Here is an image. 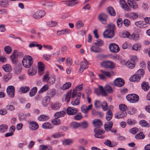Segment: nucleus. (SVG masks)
Returning <instances> with one entry per match:
<instances>
[{"instance_id":"29","label":"nucleus","mask_w":150,"mask_h":150,"mask_svg":"<svg viewBox=\"0 0 150 150\" xmlns=\"http://www.w3.org/2000/svg\"><path fill=\"white\" fill-rule=\"evenodd\" d=\"M108 13L111 16H115V12L112 7H109L107 8Z\"/></svg>"},{"instance_id":"31","label":"nucleus","mask_w":150,"mask_h":150,"mask_svg":"<svg viewBox=\"0 0 150 150\" xmlns=\"http://www.w3.org/2000/svg\"><path fill=\"white\" fill-rule=\"evenodd\" d=\"M35 46L38 47L40 50H41L42 47V46L41 45L38 44L36 42H33L29 44V47H34Z\"/></svg>"},{"instance_id":"54","label":"nucleus","mask_w":150,"mask_h":150,"mask_svg":"<svg viewBox=\"0 0 150 150\" xmlns=\"http://www.w3.org/2000/svg\"><path fill=\"white\" fill-rule=\"evenodd\" d=\"M144 74V71L143 69H139L136 73V74L138 76H140L141 77H142Z\"/></svg>"},{"instance_id":"18","label":"nucleus","mask_w":150,"mask_h":150,"mask_svg":"<svg viewBox=\"0 0 150 150\" xmlns=\"http://www.w3.org/2000/svg\"><path fill=\"white\" fill-rule=\"evenodd\" d=\"M113 125L112 121L107 122L104 125V127L105 130L107 132H109L111 130Z\"/></svg>"},{"instance_id":"15","label":"nucleus","mask_w":150,"mask_h":150,"mask_svg":"<svg viewBox=\"0 0 150 150\" xmlns=\"http://www.w3.org/2000/svg\"><path fill=\"white\" fill-rule=\"evenodd\" d=\"M85 61L82 62L80 64V71L81 72H83L84 70L87 69L88 67V65L89 64L88 62L85 59Z\"/></svg>"},{"instance_id":"33","label":"nucleus","mask_w":150,"mask_h":150,"mask_svg":"<svg viewBox=\"0 0 150 150\" xmlns=\"http://www.w3.org/2000/svg\"><path fill=\"white\" fill-rule=\"evenodd\" d=\"M142 89L145 91H147L149 89V86L148 82H143L141 85Z\"/></svg>"},{"instance_id":"7","label":"nucleus","mask_w":150,"mask_h":150,"mask_svg":"<svg viewBox=\"0 0 150 150\" xmlns=\"http://www.w3.org/2000/svg\"><path fill=\"white\" fill-rule=\"evenodd\" d=\"M98 20L103 24H105L107 23V21L108 18V15L104 13L99 14L98 17Z\"/></svg>"},{"instance_id":"34","label":"nucleus","mask_w":150,"mask_h":150,"mask_svg":"<svg viewBox=\"0 0 150 150\" xmlns=\"http://www.w3.org/2000/svg\"><path fill=\"white\" fill-rule=\"evenodd\" d=\"M62 142L64 145H68L72 144L73 141L70 139H65L62 140Z\"/></svg>"},{"instance_id":"36","label":"nucleus","mask_w":150,"mask_h":150,"mask_svg":"<svg viewBox=\"0 0 150 150\" xmlns=\"http://www.w3.org/2000/svg\"><path fill=\"white\" fill-rule=\"evenodd\" d=\"M8 129V126L6 125L2 124L0 125V132L4 133L6 132Z\"/></svg>"},{"instance_id":"20","label":"nucleus","mask_w":150,"mask_h":150,"mask_svg":"<svg viewBox=\"0 0 150 150\" xmlns=\"http://www.w3.org/2000/svg\"><path fill=\"white\" fill-rule=\"evenodd\" d=\"M30 129L33 130H35L38 128V124L35 122L32 121L30 123Z\"/></svg>"},{"instance_id":"38","label":"nucleus","mask_w":150,"mask_h":150,"mask_svg":"<svg viewBox=\"0 0 150 150\" xmlns=\"http://www.w3.org/2000/svg\"><path fill=\"white\" fill-rule=\"evenodd\" d=\"M70 126L72 129H77L79 127V123L76 122H72L71 123Z\"/></svg>"},{"instance_id":"26","label":"nucleus","mask_w":150,"mask_h":150,"mask_svg":"<svg viewBox=\"0 0 150 150\" xmlns=\"http://www.w3.org/2000/svg\"><path fill=\"white\" fill-rule=\"evenodd\" d=\"M88 126V122L85 121H83L79 123V127L83 129H86Z\"/></svg>"},{"instance_id":"55","label":"nucleus","mask_w":150,"mask_h":150,"mask_svg":"<svg viewBox=\"0 0 150 150\" xmlns=\"http://www.w3.org/2000/svg\"><path fill=\"white\" fill-rule=\"evenodd\" d=\"M145 136L144 134L142 132L137 134L135 136V138L138 139H142Z\"/></svg>"},{"instance_id":"3","label":"nucleus","mask_w":150,"mask_h":150,"mask_svg":"<svg viewBox=\"0 0 150 150\" xmlns=\"http://www.w3.org/2000/svg\"><path fill=\"white\" fill-rule=\"evenodd\" d=\"M100 90L101 91L102 95L103 96H107V93L106 91L109 93H112L113 90L111 86L108 85H106L104 89L103 87L101 86H99Z\"/></svg>"},{"instance_id":"44","label":"nucleus","mask_w":150,"mask_h":150,"mask_svg":"<svg viewBox=\"0 0 150 150\" xmlns=\"http://www.w3.org/2000/svg\"><path fill=\"white\" fill-rule=\"evenodd\" d=\"M71 86V83L70 82H67L63 85L61 88L62 90H66L69 88Z\"/></svg>"},{"instance_id":"35","label":"nucleus","mask_w":150,"mask_h":150,"mask_svg":"<svg viewBox=\"0 0 150 150\" xmlns=\"http://www.w3.org/2000/svg\"><path fill=\"white\" fill-rule=\"evenodd\" d=\"M3 70L6 72L11 71V66L9 64L4 65L2 67Z\"/></svg>"},{"instance_id":"37","label":"nucleus","mask_w":150,"mask_h":150,"mask_svg":"<svg viewBox=\"0 0 150 150\" xmlns=\"http://www.w3.org/2000/svg\"><path fill=\"white\" fill-rule=\"evenodd\" d=\"M49 119V117L45 115H40L38 118V120L40 121H44L47 120Z\"/></svg>"},{"instance_id":"39","label":"nucleus","mask_w":150,"mask_h":150,"mask_svg":"<svg viewBox=\"0 0 150 150\" xmlns=\"http://www.w3.org/2000/svg\"><path fill=\"white\" fill-rule=\"evenodd\" d=\"M91 51L95 53L99 52H100L101 49L98 47L95 46H92L90 49Z\"/></svg>"},{"instance_id":"28","label":"nucleus","mask_w":150,"mask_h":150,"mask_svg":"<svg viewBox=\"0 0 150 150\" xmlns=\"http://www.w3.org/2000/svg\"><path fill=\"white\" fill-rule=\"evenodd\" d=\"M126 66L130 69H132L135 66V63L132 62L130 60L128 61L126 63Z\"/></svg>"},{"instance_id":"9","label":"nucleus","mask_w":150,"mask_h":150,"mask_svg":"<svg viewBox=\"0 0 150 150\" xmlns=\"http://www.w3.org/2000/svg\"><path fill=\"white\" fill-rule=\"evenodd\" d=\"M6 92L9 97L11 98L14 97L15 95V88L14 86H8L7 88Z\"/></svg>"},{"instance_id":"2","label":"nucleus","mask_w":150,"mask_h":150,"mask_svg":"<svg viewBox=\"0 0 150 150\" xmlns=\"http://www.w3.org/2000/svg\"><path fill=\"white\" fill-rule=\"evenodd\" d=\"M22 54L21 52H18L16 50H14L13 54L10 56L12 63L13 64H16L18 62L19 56L21 55Z\"/></svg>"},{"instance_id":"1","label":"nucleus","mask_w":150,"mask_h":150,"mask_svg":"<svg viewBox=\"0 0 150 150\" xmlns=\"http://www.w3.org/2000/svg\"><path fill=\"white\" fill-rule=\"evenodd\" d=\"M33 61L32 57L30 56H25L22 61V64L26 68H28L31 66Z\"/></svg>"},{"instance_id":"52","label":"nucleus","mask_w":150,"mask_h":150,"mask_svg":"<svg viewBox=\"0 0 150 150\" xmlns=\"http://www.w3.org/2000/svg\"><path fill=\"white\" fill-rule=\"evenodd\" d=\"M141 45L139 44H136L134 45L132 47V49L133 50L139 51L140 50Z\"/></svg>"},{"instance_id":"24","label":"nucleus","mask_w":150,"mask_h":150,"mask_svg":"<svg viewBox=\"0 0 150 150\" xmlns=\"http://www.w3.org/2000/svg\"><path fill=\"white\" fill-rule=\"evenodd\" d=\"M70 31V30L67 29L62 30H61L57 31V35H62L67 34L69 33Z\"/></svg>"},{"instance_id":"56","label":"nucleus","mask_w":150,"mask_h":150,"mask_svg":"<svg viewBox=\"0 0 150 150\" xmlns=\"http://www.w3.org/2000/svg\"><path fill=\"white\" fill-rule=\"evenodd\" d=\"M119 108L120 110L122 112H126L127 107L125 105L120 104L119 105Z\"/></svg>"},{"instance_id":"58","label":"nucleus","mask_w":150,"mask_h":150,"mask_svg":"<svg viewBox=\"0 0 150 150\" xmlns=\"http://www.w3.org/2000/svg\"><path fill=\"white\" fill-rule=\"evenodd\" d=\"M47 24L49 27H53L55 26L56 23L55 21H49L47 22Z\"/></svg>"},{"instance_id":"41","label":"nucleus","mask_w":150,"mask_h":150,"mask_svg":"<svg viewBox=\"0 0 150 150\" xmlns=\"http://www.w3.org/2000/svg\"><path fill=\"white\" fill-rule=\"evenodd\" d=\"M71 92V90H70L69 91V92H67L65 98V101H66L67 103L69 102L70 101V98L71 97V94L72 93Z\"/></svg>"},{"instance_id":"13","label":"nucleus","mask_w":150,"mask_h":150,"mask_svg":"<svg viewBox=\"0 0 150 150\" xmlns=\"http://www.w3.org/2000/svg\"><path fill=\"white\" fill-rule=\"evenodd\" d=\"M109 48L110 50L113 52H117L120 50L118 45L114 43L110 44L109 45Z\"/></svg>"},{"instance_id":"25","label":"nucleus","mask_w":150,"mask_h":150,"mask_svg":"<svg viewBox=\"0 0 150 150\" xmlns=\"http://www.w3.org/2000/svg\"><path fill=\"white\" fill-rule=\"evenodd\" d=\"M140 78V76H138L136 74L135 75H133V76H131L129 80L131 81L137 82L139 81Z\"/></svg>"},{"instance_id":"61","label":"nucleus","mask_w":150,"mask_h":150,"mask_svg":"<svg viewBox=\"0 0 150 150\" xmlns=\"http://www.w3.org/2000/svg\"><path fill=\"white\" fill-rule=\"evenodd\" d=\"M82 118L81 113V112H79L74 116V118L75 120H81Z\"/></svg>"},{"instance_id":"11","label":"nucleus","mask_w":150,"mask_h":150,"mask_svg":"<svg viewBox=\"0 0 150 150\" xmlns=\"http://www.w3.org/2000/svg\"><path fill=\"white\" fill-rule=\"evenodd\" d=\"M106 30L103 33V36L105 38H111L115 33L114 31Z\"/></svg>"},{"instance_id":"23","label":"nucleus","mask_w":150,"mask_h":150,"mask_svg":"<svg viewBox=\"0 0 150 150\" xmlns=\"http://www.w3.org/2000/svg\"><path fill=\"white\" fill-rule=\"evenodd\" d=\"M50 98L49 96L44 97L42 99V103L44 107L47 106L50 101Z\"/></svg>"},{"instance_id":"49","label":"nucleus","mask_w":150,"mask_h":150,"mask_svg":"<svg viewBox=\"0 0 150 150\" xmlns=\"http://www.w3.org/2000/svg\"><path fill=\"white\" fill-rule=\"evenodd\" d=\"M11 77L12 74L11 73H8L5 74L4 76V80L5 82H7L11 78Z\"/></svg>"},{"instance_id":"42","label":"nucleus","mask_w":150,"mask_h":150,"mask_svg":"<svg viewBox=\"0 0 150 150\" xmlns=\"http://www.w3.org/2000/svg\"><path fill=\"white\" fill-rule=\"evenodd\" d=\"M22 66L21 65L16 66L15 68L14 72L17 74H20L21 71Z\"/></svg>"},{"instance_id":"32","label":"nucleus","mask_w":150,"mask_h":150,"mask_svg":"<svg viewBox=\"0 0 150 150\" xmlns=\"http://www.w3.org/2000/svg\"><path fill=\"white\" fill-rule=\"evenodd\" d=\"M84 24L81 21L79 20L76 23L75 27L77 29H79L82 27H83Z\"/></svg>"},{"instance_id":"40","label":"nucleus","mask_w":150,"mask_h":150,"mask_svg":"<svg viewBox=\"0 0 150 150\" xmlns=\"http://www.w3.org/2000/svg\"><path fill=\"white\" fill-rule=\"evenodd\" d=\"M112 114L111 111L108 110L107 112L106 115V118L108 121L110 120L112 118Z\"/></svg>"},{"instance_id":"53","label":"nucleus","mask_w":150,"mask_h":150,"mask_svg":"<svg viewBox=\"0 0 150 150\" xmlns=\"http://www.w3.org/2000/svg\"><path fill=\"white\" fill-rule=\"evenodd\" d=\"M107 29L106 30H111L114 31L115 29V26L112 23H110L108 24L107 27Z\"/></svg>"},{"instance_id":"48","label":"nucleus","mask_w":150,"mask_h":150,"mask_svg":"<svg viewBox=\"0 0 150 150\" xmlns=\"http://www.w3.org/2000/svg\"><path fill=\"white\" fill-rule=\"evenodd\" d=\"M28 73L29 75L33 76L36 74V71L35 69L30 68L28 71Z\"/></svg>"},{"instance_id":"27","label":"nucleus","mask_w":150,"mask_h":150,"mask_svg":"<svg viewBox=\"0 0 150 150\" xmlns=\"http://www.w3.org/2000/svg\"><path fill=\"white\" fill-rule=\"evenodd\" d=\"M9 5L8 0H0V6L3 8L7 7Z\"/></svg>"},{"instance_id":"60","label":"nucleus","mask_w":150,"mask_h":150,"mask_svg":"<svg viewBox=\"0 0 150 150\" xmlns=\"http://www.w3.org/2000/svg\"><path fill=\"white\" fill-rule=\"evenodd\" d=\"M94 104L95 108H100L102 105L101 102L99 100H96Z\"/></svg>"},{"instance_id":"14","label":"nucleus","mask_w":150,"mask_h":150,"mask_svg":"<svg viewBox=\"0 0 150 150\" xmlns=\"http://www.w3.org/2000/svg\"><path fill=\"white\" fill-rule=\"evenodd\" d=\"M38 73L40 75H42L44 73L45 68V65L41 62H38Z\"/></svg>"},{"instance_id":"62","label":"nucleus","mask_w":150,"mask_h":150,"mask_svg":"<svg viewBox=\"0 0 150 150\" xmlns=\"http://www.w3.org/2000/svg\"><path fill=\"white\" fill-rule=\"evenodd\" d=\"M80 101L78 99H76L75 100L71 101V104L73 106L78 105Z\"/></svg>"},{"instance_id":"17","label":"nucleus","mask_w":150,"mask_h":150,"mask_svg":"<svg viewBox=\"0 0 150 150\" xmlns=\"http://www.w3.org/2000/svg\"><path fill=\"white\" fill-rule=\"evenodd\" d=\"M115 85L118 87L122 86L125 83L124 81L121 78H118L115 79L114 81Z\"/></svg>"},{"instance_id":"57","label":"nucleus","mask_w":150,"mask_h":150,"mask_svg":"<svg viewBox=\"0 0 150 150\" xmlns=\"http://www.w3.org/2000/svg\"><path fill=\"white\" fill-rule=\"evenodd\" d=\"M65 114V112L64 111L57 112V118L64 117Z\"/></svg>"},{"instance_id":"63","label":"nucleus","mask_w":150,"mask_h":150,"mask_svg":"<svg viewBox=\"0 0 150 150\" xmlns=\"http://www.w3.org/2000/svg\"><path fill=\"white\" fill-rule=\"evenodd\" d=\"M117 24L118 28H120L123 22L122 19L120 18H118L117 20Z\"/></svg>"},{"instance_id":"64","label":"nucleus","mask_w":150,"mask_h":150,"mask_svg":"<svg viewBox=\"0 0 150 150\" xmlns=\"http://www.w3.org/2000/svg\"><path fill=\"white\" fill-rule=\"evenodd\" d=\"M49 74L48 72H47L43 76V81L46 82L48 81L49 79Z\"/></svg>"},{"instance_id":"46","label":"nucleus","mask_w":150,"mask_h":150,"mask_svg":"<svg viewBox=\"0 0 150 150\" xmlns=\"http://www.w3.org/2000/svg\"><path fill=\"white\" fill-rule=\"evenodd\" d=\"M134 24L135 25L138 27L142 28L144 27V22L143 21H139L136 22Z\"/></svg>"},{"instance_id":"6","label":"nucleus","mask_w":150,"mask_h":150,"mask_svg":"<svg viewBox=\"0 0 150 150\" xmlns=\"http://www.w3.org/2000/svg\"><path fill=\"white\" fill-rule=\"evenodd\" d=\"M45 14V12L44 10H38L33 13L32 16L35 19H39L43 17Z\"/></svg>"},{"instance_id":"19","label":"nucleus","mask_w":150,"mask_h":150,"mask_svg":"<svg viewBox=\"0 0 150 150\" xmlns=\"http://www.w3.org/2000/svg\"><path fill=\"white\" fill-rule=\"evenodd\" d=\"M93 124L96 128H99L102 125V123L101 120L98 119H96L93 121Z\"/></svg>"},{"instance_id":"5","label":"nucleus","mask_w":150,"mask_h":150,"mask_svg":"<svg viewBox=\"0 0 150 150\" xmlns=\"http://www.w3.org/2000/svg\"><path fill=\"white\" fill-rule=\"evenodd\" d=\"M126 98L127 100L132 103L137 102L139 100V96L134 94H130L127 95Z\"/></svg>"},{"instance_id":"12","label":"nucleus","mask_w":150,"mask_h":150,"mask_svg":"<svg viewBox=\"0 0 150 150\" xmlns=\"http://www.w3.org/2000/svg\"><path fill=\"white\" fill-rule=\"evenodd\" d=\"M78 111L77 108L73 107H69L67 110V113L69 115H74L77 113Z\"/></svg>"},{"instance_id":"16","label":"nucleus","mask_w":150,"mask_h":150,"mask_svg":"<svg viewBox=\"0 0 150 150\" xmlns=\"http://www.w3.org/2000/svg\"><path fill=\"white\" fill-rule=\"evenodd\" d=\"M120 3L121 7L124 10L126 11H129L131 10V8L128 6L126 2L124 0H120Z\"/></svg>"},{"instance_id":"47","label":"nucleus","mask_w":150,"mask_h":150,"mask_svg":"<svg viewBox=\"0 0 150 150\" xmlns=\"http://www.w3.org/2000/svg\"><path fill=\"white\" fill-rule=\"evenodd\" d=\"M37 91V88L36 87H34L30 91L29 94L30 97L34 96L36 94Z\"/></svg>"},{"instance_id":"43","label":"nucleus","mask_w":150,"mask_h":150,"mask_svg":"<svg viewBox=\"0 0 150 150\" xmlns=\"http://www.w3.org/2000/svg\"><path fill=\"white\" fill-rule=\"evenodd\" d=\"M139 123L141 125L142 127H148L150 126L149 124L144 120H142L140 121Z\"/></svg>"},{"instance_id":"10","label":"nucleus","mask_w":150,"mask_h":150,"mask_svg":"<svg viewBox=\"0 0 150 150\" xmlns=\"http://www.w3.org/2000/svg\"><path fill=\"white\" fill-rule=\"evenodd\" d=\"M95 133L94 136L98 138H103V136L101 135L104 133L103 130L100 128H95L94 129Z\"/></svg>"},{"instance_id":"50","label":"nucleus","mask_w":150,"mask_h":150,"mask_svg":"<svg viewBox=\"0 0 150 150\" xmlns=\"http://www.w3.org/2000/svg\"><path fill=\"white\" fill-rule=\"evenodd\" d=\"M49 88V86L48 85H45L39 91L38 93H41L43 92L47 91Z\"/></svg>"},{"instance_id":"22","label":"nucleus","mask_w":150,"mask_h":150,"mask_svg":"<svg viewBox=\"0 0 150 150\" xmlns=\"http://www.w3.org/2000/svg\"><path fill=\"white\" fill-rule=\"evenodd\" d=\"M126 112H122L117 113L115 115V117L117 119H120L124 117L127 115Z\"/></svg>"},{"instance_id":"8","label":"nucleus","mask_w":150,"mask_h":150,"mask_svg":"<svg viewBox=\"0 0 150 150\" xmlns=\"http://www.w3.org/2000/svg\"><path fill=\"white\" fill-rule=\"evenodd\" d=\"M101 65L105 68L113 69L115 67L114 63L111 61H105L102 62L101 64Z\"/></svg>"},{"instance_id":"59","label":"nucleus","mask_w":150,"mask_h":150,"mask_svg":"<svg viewBox=\"0 0 150 150\" xmlns=\"http://www.w3.org/2000/svg\"><path fill=\"white\" fill-rule=\"evenodd\" d=\"M4 50L6 53L7 54H10L12 50L11 47L9 46H5L4 48Z\"/></svg>"},{"instance_id":"51","label":"nucleus","mask_w":150,"mask_h":150,"mask_svg":"<svg viewBox=\"0 0 150 150\" xmlns=\"http://www.w3.org/2000/svg\"><path fill=\"white\" fill-rule=\"evenodd\" d=\"M121 36L123 38H129L130 35V34L127 31H124L120 34Z\"/></svg>"},{"instance_id":"45","label":"nucleus","mask_w":150,"mask_h":150,"mask_svg":"<svg viewBox=\"0 0 150 150\" xmlns=\"http://www.w3.org/2000/svg\"><path fill=\"white\" fill-rule=\"evenodd\" d=\"M52 125L48 122H45L42 125V127L45 129L52 128Z\"/></svg>"},{"instance_id":"4","label":"nucleus","mask_w":150,"mask_h":150,"mask_svg":"<svg viewBox=\"0 0 150 150\" xmlns=\"http://www.w3.org/2000/svg\"><path fill=\"white\" fill-rule=\"evenodd\" d=\"M100 72L102 74H100L98 75L100 78L102 80H104L105 79V76L108 77H110L113 75L114 72L112 71L109 72L105 70H101Z\"/></svg>"},{"instance_id":"21","label":"nucleus","mask_w":150,"mask_h":150,"mask_svg":"<svg viewBox=\"0 0 150 150\" xmlns=\"http://www.w3.org/2000/svg\"><path fill=\"white\" fill-rule=\"evenodd\" d=\"M127 2L129 6L134 9L137 8L138 7L137 5L134 0H127Z\"/></svg>"},{"instance_id":"30","label":"nucleus","mask_w":150,"mask_h":150,"mask_svg":"<svg viewBox=\"0 0 150 150\" xmlns=\"http://www.w3.org/2000/svg\"><path fill=\"white\" fill-rule=\"evenodd\" d=\"M129 38L135 41H137L139 38V35L137 33L132 34L130 36Z\"/></svg>"}]
</instances>
